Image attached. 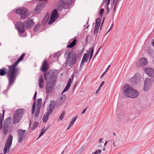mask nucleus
<instances>
[{
	"mask_svg": "<svg viewBox=\"0 0 154 154\" xmlns=\"http://www.w3.org/2000/svg\"><path fill=\"white\" fill-rule=\"evenodd\" d=\"M8 69L5 67L0 69V75L3 76L7 74V77L8 81V87H10L14 83L17 75L19 74L17 69L14 68L12 65L8 66Z\"/></svg>",
	"mask_w": 154,
	"mask_h": 154,
	"instance_id": "nucleus-1",
	"label": "nucleus"
},
{
	"mask_svg": "<svg viewBox=\"0 0 154 154\" xmlns=\"http://www.w3.org/2000/svg\"><path fill=\"white\" fill-rule=\"evenodd\" d=\"M57 72L53 70L49 71L48 72H45L44 74V79L47 80L46 83V93L48 94L51 92L53 89L56 83Z\"/></svg>",
	"mask_w": 154,
	"mask_h": 154,
	"instance_id": "nucleus-2",
	"label": "nucleus"
},
{
	"mask_svg": "<svg viewBox=\"0 0 154 154\" xmlns=\"http://www.w3.org/2000/svg\"><path fill=\"white\" fill-rule=\"evenodd\" d=\"M64 54L65 56L67 55V57L64 65L72 67L76 62L77 60L76 54L73 51H69V50L66 51Z\"/></svg>",
	"mask_w": 154,
	"mask_h": 154,
	"instance_id": "nucleus-3",
	"label": "nucleus"
},
{
	"mask_svg": "<svg viewBox=\"0 0 154 154\" xmlns=\"http://www.w3.org/2000/svg\"><path fill=\"white\" fill-rule=\"evenodd\" d=\"M12 120V118L8 117L6 118L4 121L2 129L3 134L5 135L7 134L11 130V125Z\"/></svg>",
	"mask_w": 154,
	"mask_h": 154,
	"instance_id": "nucleus-4",
	"label": "nucleus"
},
{
	"mask_svg": "<svg viewBox=\"0 0 154 154\" xmlns=\"http://www.w3.org/2000/svg\"><path fill=\"white\" fill-rule=\"evenodd\" d=\"M13 139V136L12 135L10 134L7 138V140L3 149V153L4 154H6L7 152H8L10 150L12 143Z\"/></svg>",
	"mask_w": 154,
	"mask_h": 154,
	"instance_id": "nucleus-5",
	"label": "nucleus"
},
{
	"mask_svg": "<svg viewBox=\"0 0 154 154\" xmlns=\"http://www.w3.org/2000/svg\"><path fill=\"white\" fill-rule=\"evenodd\" d=\"M27 10L25 8H20L17 9L15 13L18 14H20V17L21 19L26 18L27 16Z\"/></svg>",
	"mask_w": 154,
	"mask_h": 154,
	"instance_id": "nucleus-6",
	"label": "nucleus"
},
{
	"mask_svg": "<svg viewBox=\"0 0 154 154\" xmlns=\"http://www.w3.org/2000/svg\"><path fill=\"white\" fill-rule=\"evenodd\" d=\"M27 134V133H26V130H22L20 129H18L17 135L19 143H22L23 140L26 137Z\"/></svg>",
	"mask_w": 154,
	"mask_h": 154,
	"instance_id": "nucleus-7",
	"label": "nucleus"
},
{
	"mask_svg": "<svg viewBox=\"0 0 154 154\" xmlns=\"http://www.w3.org/2000/svg\"><path fill=\"white\" fill-rule=\"evenodd\" d=\"M153 80L150 78L146 79L145 80L143 90L145 91H148L152 87L153 83Z\"/></svg>",
	"mask_w": 154,
	"mask_h": 154,
	"instance_id": "nucleus-8",
	"label": "nucleus"
},
{
	"mask_svg": "<svg viewBox=\"0 0 154 154\" xmlns=\"http://www.w3.org/2000/svg\"><path fill=\"white\" fill-rule=\"evenodd\" d=\"M16 27L17 29L20 33H23L25 31L24 23L18 21L17 22Z\"/></svg>",
	"mask_w": 154,
	"mask_h": 154,
	"instance_id": "nucleus-9",
	"label": "nucleus"
},
{
	"mask_svg": "<svg viewBox=\"0 0 154 154\" xmlns=\"http://www.w3.org/2000/svg\"><path fill=\"white\" fill-rule=\"evenodd\" d=\"M148 61L145 57L141 58L137 63V66L143 67L146 66L148 64Z\"/></svg>",
	"mask_w": 154,
	"mask_h": 154,
	"instance_id": "nucleus-10",
	"label": "nucleus"
},
{
	"mask_svg": "<svg viewBox=\"0 0 154 154\" xmlns=\"http://www.w3.org/2000/svg\"><path fill=\"white\" fill-rule=\"evenodd\" d=\"M57 8L58 11H60L63 8L65 9L68 8V5H66V3L64 0H60L58 2Z\"/></svg>",
	"mask_w": 154,
	"mask_h": 154,
	"instance_id": "nucleus-11",
	"label": "nucleus"
},
{
	"mask_svg": "<svg viewBox=\"0 0 154 154\" xmlns=\"http://www.w3.org/2000/svg\"><path fill=\"white\" fill-rule=\"evenodd\" d=\"M132 86L128 84H125L122 88V91L125 95L126 96L129 94V92L131 91Z\"/></svg>",
	"mask_w": 154,
	"mask_h": 154,
	"instance_id": "nucleus-12",
	"label": "nucleus"
},
{
	"mask_svg": "<svg viewBox=\"0 0 154 154\" xmlns=\"http://www.w3.org/2000/svg\"><path fill=\"white\" fill-rule=\"evenodd\" d=\"M130 91L129 92V94H127L126 96L131 98H134L137 97L138 96L139 93L136 90L132 88L131 91Z\"/></svg>",
	"mask_w": 154,
	"mask_h": 154,
	"instance_id": "nucleus-13",
	"label": "nucleus"
},
{
	"mask_svg": "<svg viewBox=\"0 0 154 154\" xmlns=\"http://www.w3.org/2000/svg\"><path fill=\"white\" fill-rule=\"evenodd\" d=\"M130 91L129 92V94H127L126 96L131 98H134L137 97L138 96L139 93L136 90L132 88L131 91Z\"/></svg>",
	"mask_w": 154,
	"mask_h": 154,
	"instance_id": "nucleus-14",
	"label": "nucleus"
},
{
	"mask_svg": "<svg viewBox=\"0 0 154 154\" xmlns=\"http://www.w3.org/2000/svg\"><path fill=\"white\" fill-rule=\"evenodd\" d=\"M140 79L138 76L135 75L130 80V83L133 85H137L140 82Z\"/></svg>",
	"mask_w": 154,
	"mask_h": 154,
	"instance_id": "nucleus-15",
	"label": "nucleus"
},
{
	"mask_svg": "<svg viewBox=\"0 0 154 154\" xmlns=\"http://www.w3.org/2000/svg\"><path fill=\"white\" fill-rule=\"evenodd\" d=\"M25 53L23 54L22 55L19 57V58L16 61V62L14 63V64H12V66L14 68H15L17 69L18 71V73H20V69L18 68L17 67V66L18 65V63H19V62L23 59V57L25 55Z\"/></svg>",
	"mask_w": 154,
	"mask_h": 154,
	"instance_id": "nucleus-16",
	"label": "nucleus"
},
{
	"mask_svg": "<svg viewBox=\"0 0 154 154\" xmlns=\"http://www.w3.org/2000/svg\"><path fill=\"white\" fill-rule=\"evenodd\" d=\"M56 103V101L54 100H51L49 106L47 108V110L52 112L55 108Z\"/></svg>",
	"mask_w": 154,
	"mask_h": 154,
	"instance_id": "nucleus-17",
	"label": "nucleus"
},
{
	"mask_svg": "<svg viewBox=\"0 0 154 154\" xmlns=\"http://www.w3.org/2000/svg\"><path fill=\"white\" fill-rule=\"evenodd\" d=\"M35 24L33 20H28L24 22L25 27L27 29H30Z\"/></svg>",
	"mask_w": 154,
	"mask_h": 154,
	"instance_id": "nucleus-18",
	"label": "nucleus"
},
{
	"mask_svg": "<svg viewBox=\"0 0 154 154\" xmlns=\"http://www.w3.org/2000/svg\"><path fill=\"white\" fill-rule=\"evenodd\" d=\"M144 71L149 76L151 77H154V69H153L146 67L145 68Z\"/></svg>",
	"mask_w": 154,
	"mask_h": 154,
	"instance_id": "nucleus-19",
	"label": "nucleus"
},
{
	"mask_svg": "<svg viewBox=\"0 0 154 154\" xmlns=\"http://www.w3.org/2000/svg\"><path fill=\"white\" fill-rule=\"evenodd\" d=\"M48 69V64L46 60H44L41 66V70L43 72H45Z\"/></svg>",
	"mask_w": 154,
	"mask_h": 154,
	"instance_id": "nucleus-20",
	"label": "nucleus"
},
{
	"mask_svg": "<svg viewBox=\"0 0 154 154\" xmlns=\"http://www.w3.org/2000/svg\"><path fill=\"white\" fill-rule=\"evenodd\" d=\"M89 57V55L87 53L84 54L80 65V66H83L84 65V62H87Z\"/></svg>",
	"mask_w": 154,
	"mask_h": 154,
	"instance_id": "nucleus-21",
	"label": "nucleus"
},
{
	"mask_svg": "<svg viewBox=\"0 0 154 154\" xmlns=\"http://www.w3.org/2000/svg\"><path fill=\"white\" fill-rule=\"evenodd\" d=\"M38 84L40 88L42 89L44 85V82L42 75H40L39 77Z\"/></svg>",
	"mask_w": 154,
	"mask_h": 154,
	"instance_id": "nucleus-22",
	"label": "nucleus"
},
{
	"mask_svg": "<svg viewBox=\"0 0 154 154\" xmlns=\"http://www.w3.org/2000/svg\"><path fill=\"white\" fill-rule=\"evenodd\" d=\"M52 113V112L47 110V112L45 113L43 116V122L45 123L48 121L50 114Z\"/></svg>",
	"mask_w": 154,
	"mask_h": 154,
	"instance_id": "nucleus-23",
	"label": "nucleus"
},
{
	"mask_svg": "<svg viewBox=\"0 0 154 154\" xmlns=\"http://www.w3.org/2000/svg\"><path fill=\"white\" fill-rule=\"evenodd\" d=\"M21 118V117L17 116V115L14 114L13 124H15L17 123H19L20 121Z\"/></svg>",
	"mask_w": 154,
	"mask_h": 154,
	"instance_id": "nucleus-24",
	"label": "nucleus"
},
{
	"mask_svg": "<svg viewBox=\"0 0 154 154\" xmlns=\"http://www.w3.org/2000/svg\"><path fill=\"white\" fill-rule=\"evenodd\" d=\"M43 7V4H41L40 3H38L35 8V11L37 12H39L42 11Z\"/></svg>",
	"mask_w": 154,
	"mask_h": 154,
	"instance_id": "nucleus-25",
	"label": "nucleus"
},
{
	"mask_svg": "<svg viewBox=\"0 0 154 154\" xmlns=\"http://www.w3.org/2000/svg\"><path fill=\"white\" fill-rule=\"evenodd\" d=\"M24 113V111L23 109H18L16 110L14 114L17 115L20 117H22Z\"/></svg>",
	"mask_w": 154,
	"mask_h": 154,
	"instance_id": "nucleus-26",
	"label": "nucleus"
},
{
	"mask_svg": "<svg viewBox=\"0 0 154 154\" xmlns=\"http://www.w3.org/2000/svg\"><path fill=\"white\" fill-rule=\"evenodd\" d=\"M77 41L76 39H74L72 42H71L70 41L68 43V44L69 43V45H67L66 47L67 48H71L74 47L76 44V42Z\"/></svg>",
	"mask_w": 154,
	"mask_h": 154,
	"instance_id": "nucleus-27",
	"label": "nucleus"
},
{
	"mask_svg": "<svg viewBox=\"0 0 154 154\" xmlns=\"http://www.w3.org/2000/svg\"><path fill=\"white\" fill-rule=\"evenodd\" d=\"M4 109H3V115L1 113H0V130H1L2 129V124L4 119Z\"/></svg>",
	"mask_w": 154,
	"mask_h": 154,
	"instance_id": "nucleus-28",
	"label": "nucleus"
},
{
	"mask_svg": "<svg viewBox=\"0 0 154 154\" xmlns=\"http://www.w3.org/2000/svg\"><path fill=\"white\" fill-rule=\"evenodd\" d=\"M59 14L57 13V11L56 9H54L52 12L51 16L53 17L54 18H57L59 17Z\"/></svg>",
	"mask_w": 154,
	"mask_h": 154,
	"instance_id": "nucleus-29",
	"label": "nucleus"
},
{
	"mask_svg": "<svg viewBox=\"0 0 154 154\" xmlns=\"http://www.w3.org/2000/svg\"><path fill=\"white\" fill-rule=\"evenodd\" d=\"M66 96L65 94H62L61 96L59 101V103L60 104H62L66 100Z\"/></svg>",
	"mask_w": 154,
	"mask_h": 154,
	"instance_id": "nucleus-30",
	"label": "nucleus"
},
{
	"mask_svg": "<svg viewBox=\"0 0 154 154\" xmlns=\"http://www.w3.org/2000/svg\"><path fill=\"white\" fill-rule=\"evenodd\" d=\"M77 117V116H76L75 117L72 118V120L70 122V124H69L68 128H67V130H68L70 128V127L72 126V124L76 120Z\"/></svg>",
	"mask_w": 154,
	"mask_h": 154,
	"instance_id": "nucleus-31",
	"label": "nucleus"
},
{
	"mask_svg": "<svg viewBox=\"0 0 154 154\" xmlns=\"http://www.w3.org/2000/svg\"><path fill=\"white\" fill-rule=\"evenodd\" d=\"M40 26V24L38 23L36 24L34 26V28L33 29V31L34 32H36L38 31Z\"/></svg>",
	"mask_w": 154,
	"mask_h": 154,
	"instance_id": "nucleus-32",
	"label": "nucleus"
},
{
	"mask_svg": "<svg viewBox=\"0 0 154 154\" xmlns=\"http://www.w3.org/2000/svg\"><path fill=\"white\" fill-rule=\"evenodd\" d=\"M56 19V18H54L53 17L51 16L50 20L48 22V24H52L55 21Z\"/></svg>",
	"mask_w": 154,
	"mask_h": 154,
	"instance_id": "nucleus-33",
	"label": "nucleus"
},
{
	"mask_svg": "<svg viewBox=\"0 0 154 154\" xmlns=\"http://www.w3.org/2000/svg\"><path fill=\"white\" fill-rule=\"evenodd\" d=\"M65 2L67 5H68V8L71 5L72 2V0H65Z\"/></svg>",
	"mask_w": 154,
	"mask_h": 154,
	"instance_id": "nucleus-34",
	"label": "nucleus"
},
{
	"mask_svg": "<svg viewBox=\"0 0 154 154\" xmlns=\"http://www.w3.org/2000/svg\"><path fill=\"white\" fill-rule=\"evenodd\" d=\"M45 127L42 128V130L40 132L39 136L38 138L37 139V140H38L40 137L42 136L46 131L44 129Z\"/></svg>",
	"mask_w": 154,
	"mask_h": 154,
	"instance_id": "nucleus-35",
	"label": "nucleus"
},
{
	"mask_svg": "<svg viewBox=\"0 0 154 154\" xmlns=\"http://www.w3.org/2000/svg\"><path fill=\"white\" fill-rule=\"evenodd\" d=\"M94 47L93 46L91 48V49L90 51V55L89 59V61L91 59L92 56L93 55V54L94 51Z\"/></svg>",
	"mask_w": 154,
	"mask_h": 154,
	"instance_id": "nucleus-36",
	"label": "nucleus"
},
{
	"mask_svg": "<svg viewBox=\"0 0 154 154\" xmlns=\"http://www.w3.org/2000/svg\"><path fill=\"white\" fill-rule=\"evenodd\" d=\"M39 123L38 122H35L33 125L32 126V127L31 128L32 130H33L35 129L37 127Z\"/></svg>",
	"mask_w": 154,
	"mask_h": 154,
	"instance_id": "nucleus-37",
	"label": "nucleus"
},
{
	"mask_svg": "<svg viewBox=\"0 0 154 154\" xmlns=\"http://www.w3.org/2000/svg\"><path fill=\"white\" fill-rule=\"evenodd\" d=\"M65 111H63L61 114L59 118V119L60 120H62L65 116Z\"/></svg>",
	"mask_w": 154,
	"mask_h": 154,
	"instance_id": "nucleus-38",
	"label": "nucleus"
},
{
	"mask_svg": "<svg viewBox=\"0 0 154 154\" xmlns=\"http://www.w3.org/2000/svg\"><path fill=\"white\" fill-rule=\"evenodd\" d=\"M104 11V9L103 8H102L100 9L99 13V15L100 17H102Z\"/></svg>",
	"mask_w": 154,
	"mask_h": 154,
	"instance_id": "nucleus-39",
	"label": "nucleus"
},
{
	"mask_svg": "<svg viewBox=\"0 0 154 154\" xmlns=\"http://www.w3.org/2000/svg\"><path fill=\"white\" fill-rule=\"evenodd\" d=\"M101 23V19L100 18H98L96 20L95 24L100 25Z\"/></svg>",
	"mask_w": 154,
	"mask_h": 154,
	"instance_id": "nucleus-40",
	"label": "nucleus"
},
{
	"mask_svg": "<svg viewBox=\"0 0 154 154\" xmlns=\"http://www.w3.org/2000/svg\"><path fill=\"white\" fill-rule=\"evenodd\" d=\"M40 111L38 110H36L35 114V118H37L39 116V114Z\"/></svg>",
	"mask_w": 154,
	"mask_h": 154,
	"instance_id": "nucleus-41",
	"label": "nucleus"
},
{
	"mask_svg": "<svg viewBox=\"0 0 154 154\" xmlns=\"http://www.w3.org/2000/svg\"><path fill=\"white\" fill-rule=\"evenodd\" d=\"M98 32V30H97V29L95 30V29H94V31L93 32V34L96 36L95 38V39H96V38L97 37Z\"/></svg>",
	"mask_w": 154,
	"mask_h": 154,
	"instance_id": "nucleus-42",
	"label": "nucleus"
},
{
	"mask_svg": "<svg viewBox=\"0 0 154 154\" xmlns=\"http://www.w3.org/2000/svg\"><path fill=\"white\" fill-rule=\"evenodd\" d=\"M42 98H39L37 100V104L42 105Z\"/></svg>",
	"mask_w": 154,
	"mask_h": 154,
	"instance_id": "nucleus-43",
	"label": "nucleus"
},
{
	"mask_svg": "<svg viewBox=\"0 0 154 154\" xmlns=\"http://www.w3.org/2000/svg\"><path fill=\"white\" fill-rule=\"evenodd\" d=\"M101 152V150L100 149H99L96 151L95 152H93L92 154H100Z\"/></svg>",
	"mask_w": 154,
	"mask_h": 154,
	"instance_id": "nucleus-44",
	"label": "nucleus"
},
{
	"mask_svg": "<svg viewBox=\"0 0 154 154\" xmlns=\"http://www.w3.org/2000/svg\"><path fill=\"white\" fill-rule=\"evenodd\" d=\"M42 105L37 104L36 110H38L40 111V109Z\"/></svg>",
	"mask_w": 154,
	"mask_h": 154,
	"instance_id": "nucleus-45",
	"label": "nucleus"
},
{
	"mask_svg": "<svg viewBox=\"0 0 154 154\" xmlns=\"http://www.w3.org/2000/svg\"><path fill=\"white\" fill-rule=\"evenodd\" d=\"M78 84V81H77L75 83V85H74V86L73 87V88H72V91H74L75 88H76L77 85Z\"/></svg>",
	"mask_w": 154,
	"mask_h": 154,
	"instance_id": "nucleus-46",
	"label": "nucleus"
},
{
	"mask_svg": "<svg viewBox=\"0 0 154 154\" xmlns=\"http://www.w3.org/2000/svg\"><path fill=\"white\" fill-rule=\"evenodd\" d=\"M60 56V53L59 52H57L54 55V57L57 58L59 57Z\"/></svg>",
	"mask_w": 154,
	"mask_h": 154,
	"instance_id": "nucleus-47",
	"label": "nucleus"
},
{
	"mask_svg": "<svg viewBox=\"0 0 154 154\" xmlns=\"http://www.w3.org/2000/svg\"><path fill=\"white\" fill-rule=\"evenodd\" d=\"M73 80V79H71V78H69V79L67 83H69V84L71 85V84Z\"/></svg>",
	"mask_w": 154,
	"mask_h": 154,
	"instance_id": "nucleus-48",
	"label": "nucleus"
},
{
	"mask_svg": "<svg viewBox=\"0 0 154 154\" xmlns=\"http://www.w3.org/2000/svg\"><path fill=\"white\" fill-rule=\"evenodd\" d=\"M100 25H97V24H95L94 27V29L98 30L100 27Z\"/></svg>",
	"mask_w": 154,
	"mask_h": 154,
	"instance_id": "nucleus-49",
	"label": "nucleus"
},
{
	"mask_svg": "<svg viewBox=\"0 0 154 154\" xmlns=\"http://www.w3.org/2000/svg\"><path fill=\"white\" fill-rule=\"evenodd\" d=\"M37 92H35V93L34 94V96L33 97V99L34 100V101H35V100H36V96H37Z\"/></svg>",
	"mask_w": 154,
	"mask_h": 154,
	"instance_id": "nucleus-50",
	"label": "nucleus"
},
{
	"mask_svg": "<svg viewBox=\"0 0 154 154\" xmlns=\"http://www.w3.org/2000/svg\"><path fill=\"white\" fill-rule=\"evenodd\" d=\"M35 107L32 106V110H31V113L32 114H34L35 112Z\"/></svg>",
	"mask_w": 154,
	"mask_h": 154,
	"instance_id": "nucleus-51",
	"label": "nucleus"
},
{
	"mask_svg": "<svg viewBox=\"0 0 154 154\" xmlns=\"http://www.w3.org/2000/svg\"><path fill=\"white\" fill-rule=\"evenodd\" d=\"M69 89L68 88H67L66 87H65V88H64V89L62 93V94H63L66 91H67Z\"/></svg>",
	"mask_w": 154,
	"mask_h": 154,
	"instance_id": "nucleus-52",
	"label": "nucleus"
},
{
	"mask_svg": "<svg viewBox=\"0 0 154 154\" xmlns=\"http://www.w3.org/2000/svg\"><path fill=\"white\" fill-rule=\"evenodd\" d=\"M87 108H88V107H86L83 110V111H82V112L81 113L82 114H83L86 111V110H87Z\"/></svg>",
	"mask_w": 154,
	"mask_h": 154,
	"instance_id": "nucleus-53",
	"label": "nucleus"
},
{
	"mask_svg": "<svg viewBox=\"0 0 154 154\" xmlns=\"http://www.w3.org/2000/svg\"><path fill=\"white\" fill-rule=\"evenodd\" d=\"M113 23H112V25H111V26L110 28H109V30L107 32L106 34V35L109 32L110 30H111V29H112V27H113Z\"/></svg>",
	"mask_w": 154,
	"mask_h": 154,
	"instance_id": "nucleus-54",
	"label": "nucleus"
},
{
	"mask_svg": "<svg viewBox=\"0 0 154 154\" xmlns=\"http://www.w3.org/2000/svg\"><path fill=\"white\" fill-rule=\"evenodd\" d=\"M117 3H116V2H115V5H114V8H113V11H115V10L116 8V6H117Z\"/></svg>",
	"mask_w": 154,
	"mask_h": 154,
	"instance_id": "nucleus-55",
	"label": "nucleus"
},
{
	"mask_svg": "<svg viewBox=\"0 0 154 154\" xmlns=\"http://www.w3.org/2000/svg\"><path fill=\"white\" fill-rule=\"evenodd\" d=\"M105 82L104 81H103L100 84V86H99L100 87H102L103 85L104 84Z\"/></svg>",
	"mask_w": 154,
	"mask_h": 154,
	"instance_id": "nucleus-56",
	"label": "nucleus"
},
{
	"mask_svg": "<svg viewBox=\"0 0 154 154\" xmlns=\"http://www.w3.org/2000/svg\"><path fill=\"white\" fill-rule=\"evenodd\" d=\"M100 87H99L98 89L96 91V92H95L96 94H97L98 93V92L100 91Z\"/></svg>",
	"mask_w": 154,
	"mask_h": 154,
	"instance_id": "nucleus-57",
	"label": "nucleus"
},
{
	"mask_svg": "<svg viewBox=\"0 0 154 154\" xmlns=\"http://www.w3.org/2000/svg\"><path fill=\"white\" fill-rule=\"evenodd\" d=\"M106 71H105L102 75H101V77H100V79L102 78L104 76V75H105V74L106 73Z\"/></svg>",
	"mask_w": 154,
	"mask_h": 154,
	"instance_id": "nucleus-58",
	"label": "nucleus"
},
{
	"mask_svg": "<svg viewBox=\"0 0 154 154\" xmlns=\"http://www.w3.org/2000/svg\"><path fill=\"white\" fill-rule=\"evenodd\" d=\"M70 86L71 84H69V83H67L66 87L67 88H68L69 89Z\"/></svg>",
	"mask_w": 154,
	"mask_h": 154,
	"instance_id": "nucleus-59",
	"label": "nucleus"
},
{
	"mask_svg": "<svg viewBox=\"0 0 154 154\" xmlns=\"http://www.w3.org/2000/svg\"><path fill=\"white\" fill-rule=\"evenodd\" d=\"M46 18L47 19V20H48L49 18V15L48 14L47 15V14L46 16L45 17V18Z\"/></svg>",
	"mask_w": 154,
	"mask_h": 154,
	"instance_id": "nucleus-60",
	"label": "nucleus"
},
{
	"mask_svg": "<svg viewBox=\"0 0 154 154\" xmlns=\"http://www.w3.org/2000/svg\"><path fill=\"white\" fill-rule=\"evenodd\" d=\"M110 2L109 1H107V6H106V8H108V5L109 4V3H110Z\"/></svg>",
	"mask_w": 154,
	"mask_h": 154,
	"instance_id": "nucleus-61",
	"label": "nucleus"
},
{
	"mask_svg": "<svg viewBox=\"0 0 154 154\" xmlns=\"http://www.w3.org/2000/svg\"><path fill=\"white\" fill-rule=\"evenodd\" d=\"M99 51H97L96 52V53H95L94 55V58L95 57H96V56L97 55V54H98V52H99Z\"/></svg>",
	"mask_w": 154,
	"mask_h": 154,
	"instance_id": "nucleus-62",
	"label": "nucleus"
},
{
	"mask_svg": "<svg viewBox=\"0 0 154 154\" xmlns=\"http://www.w3.org/2000/svg\"><path fill=\"white\" fill-rule=\"evenodd\" d=\"M32 106L35 107V101H34Z\"/></svg>",
	"mask_w": 154,
	"mask_h": 154,
	"instance_id": "nucleus-63",
	"label": "nucleus"
},
{
	"mask_svg": "<svg viewBox=\"0 0 154 154\" xmlns=\"http://www.w3.org/2000/svg\"><path fill=\"white\" fill-rule=\"evenodd\" d=\"M151 42L153 46L154 47V39L152 40Z\"/></svg>",
	"mask_w": 154,
	"mask_h": 154,
	"instance_id": "nucleus-64",
	"label": "nucleus"
}]
</instances>
